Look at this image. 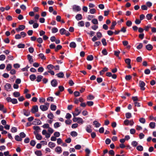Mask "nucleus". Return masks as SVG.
<instances>
[{
	"instance_id": "obj_1",
	"label": "nucleus",
	"mask_w": 156,
	"mask_h": 156,
	"mask_svg": "<svg viewBox=\"0 0 156 156\" xmlns=\"http://www.w3.org/2000/svg\"><path fill=\"white\" fill-rule=\"evenodd\" d=\"M124 123L126 126H127L129 124L131 126H133L134 122L133 120H129L128 119H126L124 121Z\"/></svg>"
},
{
	"instance_id": "obj_2",
	"label": "nucleus",
	"mask_w": 156,
	"mask_h": 156,
	"mask_svg": "<svg viewBox=\"0 0 156 156\" xmlns=\"http://www.w3.org/2000/svg\"><path fill=\"white\" fill-rule=\"evenodd\" d=\"M5 90L8 91H11L12 89L11 84L9 83H6L5 85Z\"/></svg>"
},
{
	"instance_id": "obj_3",
	"label": "nucleus",
	"mask_w": 156,
	"mask_h": 156,
	"mask_svg": "<svg viewBox=\"0 0 156 156\" xmlns=\"http://www.w3.org/2000/svg\"><path fill=\"white\" fill-rule=\"evenodd\" d=\"M139 85L141 90H144L145 88L144 87L145 85V83L143 81L140 80L139 81Z\"/></svg>"
},
{
	"instance_id": "obj_4",
	"label": "nucleus",
	"mask_w": 156,
	"mask_h": 156,
	"mask_svg": "<svg viewBox=\"0 0 156 156\" xmlns=\"http://www.w3.org/2000/svg\"><path fill=\"white\" fill-rule=\"evenodd\" d=\"M73 9L74 11L76 12L80 11L81 10L80 7L76 5H74L73 6Z\"/></svg>"
},
{
	"instance_id": "obj_5",
	"label": "nucleus",
	"mask_w": 156,
	"mask_h": 156,
	"mask_svg": "<svg viewBox=\"0 0 156 156\" xmlns=\"http://www.w3.org/2000/svg\"><path fill=\"white\" fill-rule=\"evenodd\" d=\"M38 107L37 105H35L31 109V112L32 113H34L38 111Z\"/></svg>"
},
{
	"instance_id": "obj_6",
	"label": "nucleus",
	"mask_w": 156,
	"mask_h": 156,
	"mask_svg": "<svg viewBox=\"0 0 156 156\" xmlns=\"http://www.w3.org/2000/svg\"><path fill=\"white\" fill-rule=\"evenodd\" d=\"M57 82L55 79L51 81V84L53 87H56L57 86Z\"/></svg>"
},
{
	"instance_id": "obj_7",
	"label": "nucleus",
	"mask_w": 156,
	"mask_h": 156,
	"mask_svg": "<svg viewBox=\"0 0 156 156\" xmlns=\"http://www.w3.org/2000/svg\"><path fill=\"white\" fill-rule=\"evenodd\" d=\"M25 27L23 25H20L19 26V27L16 29V30L18 32L22 30L25 28Z\"/></svg>"
},
{
	"instance_id": "obj_8",
	"label": "nucleus",
	"mask_w": 156,
	"mask_h": 156,
	"mask_svg": "<svg viewBox=\"0 0 156 156\" xmlns=\"http://www.w3.org/2000/svg\"><path fill=\"white\" fill-rule=\"evenodd\" d=\"M27 58L29 63L30 64H32L33 62V60L32 56L30 55V54H28L27 55Z\"/></svg>"
},
{
	"instance_id": "obj_9",
	"label": "nucleus",
	"mask_w": 156,
	"mask_h": 156,
	"mask_svg": "<svg viewBox=\"0 0 156 156\" xmlns=\"http://www.w3.org/2000/svg\"><path fill=\"white\" fill-rule=\"evenodd\" d=\"M40 109L43 111H46L48 109L47 106L44 105H41L40 106Z\"/></svg>"
},
{
	"instance_id": "obj_10",
	"label": "nucleus",
	"mask_w": 156,
	"mask_h": 156,
	"mask_svg": "<svg viewBox=\"0 0 156 156\" xmlns=\"http://www.w3.org/2000/svg\"><path fill=\"white\" fill-rule=\"evenodd\" d=\"M91 126L90 125H87L86 126V131L89 133H90L91 132L92 130L91 129Z\"/></svg>"
},
{
	"instance_id": "obj_11",
	"label": "nucleus",
	"mask_w": 156,
	"mask_h": 156,
	"mask_svg": "<svg viewBox=\"0 0 156 156\" xmlns=\"http://www.w3.org/2000/svg\"><path fill=\"white\" fill-rule=\"evenodd\" d=\"M55 151L58 154L61 153L62 152L61 147L59 146L55 148Z\"/></svg>"
},
{
	"instance_id": "obj_12",
	"label": "nucleus",
	"mask_w": 156,
	"mask_h": 156,
	"mask_svg": "<svg viewBox=\"0 0 156 156\" xmlns=\"http://www.w3.org/2000/svg\"><path fill=\"white\" fill-rule=\"evenodd\" d=\"M93 124L95 125V127L96 128L99 127L101 125V124L96 120L94 121L93 122Z\"/></svg>"
},
{
	"instance_id": "obj_13",
	"label": "nucleus",
	"mask_w": 156,
	"mask_h": 156,
	"mask_svg": "<svg viewBox=\"0 0 156 156\" xmlns=\"http://www.w3.org/2000/svg\"><path fill=\"white\" fill-rule=\"evenodd\" d=\"M75 17L76 20L78 21L81 20L82 18V16L80 14H78L76 15Z\"/></svg>"
},
{
	"instance_id": "obj_14",
	"label": "nucleus",
	"mask_w": 156,
	"mask_h": 156,
	"mask_svg": "<svg viewBox=\"0 0 156 156\" xmlns=\"http://www.w3.org/2000/svg\"><path fill=\"white\" fill-rule=\"evenodd\" d=\"M34 133L36 135V137L37 140H41L42 139V137L41 135L38 133L36 134L35 132H34Z\"/></svg>"
},
{
	"instance_id": "obj_15",
	"label": "nucleus",
	"mask_w": 156,
	"mask_h": 156,
	"mask_svg": "<svg viewBox=\"0 0 156 156\" xmlns=\"http://www.w3.org/2000/svg\"><path fill=\"white\" fill-rule=\"evenodd\" d=\"M48 146L51 148H53L55 147V144L53 142H50L48 144Z\"/></svg>"
},
{
	"instance_id": "obj_16",
	"label": "nucleus",
	"mask_w": 156,
	"mask_h": 156,
	"mask_svg": "<svg viewBox=\"0 0 156 156\" xmlns=\"http://www.w3.org/2000/svg\"><path fill=\"white\" fill-rule=\"evenodd\" d=\"M69 46L71 48H75L76 47V44L74 42H72L69 44Z\"/></svg>"
},
{
	"instance_id": "obj_17",
	"label": "nucleus",
	"mask_w": 156,
	"mask_h": 156,
	"mask_svg": "<svg viewBox=\"0 0 156 156\" xmlns=\"http://www.w3.org/2000/svg\"><path fill=\"white\" fill-rule=\"evenodd\" d=\"M146 48L147 50L150 51L152 49L153 47L152 45L149 44L146 46Z\"/></svg>"
},
{
	"instance_id": "obj_18",
	"label": "nucleus",
	"mask_w": 156,
	"mask_h": 156,
	"mask_svg": "<svg viewBox=\"0 0 156 156\" xmlns=\"http://www.w3.org/2000/svg\"><path fill=\"white\" fill-rule=\"evenodd\" d=\"M36 78V76L34 74L31 75L30 76V78L31 81H34Z\"/></svg>"
},
{
	"instance_id": "obj_19",
	"label": "nucleus",
	"mask_w": 156,
	"mask_h": 156,
	"mask_svg": "<svg viewBox=\"0 0 156 156\" xmlns=\"http://www.w3.org/2000/svg\"><path fill=\"white\" fill-rule=\"evenodd\" d=\"M35 154L37 156H41L42 155V154L41 151H36L35 152Z\"/></svg>"
},
{
	"instance_id": "obj_20",
	"label": "nucleus",
	"mask_w": 156,
	"mask_h": 156,
	"mask_svg": "<svg viewBox=\"0 0 156 156\" xmlns=\"http://www.w3.org/2000/svg\"><path fill=\"white\" fill-rule=\"evenodd\" d=\"M56 75L59 78H62L64 76V74L62 72H60L58 73H57Z\"/></svg>"
},
{
	"instance_id": "obj_21",
	"label": "nucleus",
	"mask_w": 156,
	"mask_h": 156,
	"mask_svg": "<svg viewBox=\"0 0 156 156\" xmlns=\"http://www.w3.org/2000/svg\"><path fill=\"white\" fill-rule=\"evenodd\" d=\"M15 139L17 141H21L22 140V138L19 135H16L15 136Z\"/></svg>"
},
{
	"instance_id": "obj_22",
	"label": "nucleus",
	"mask_w": 156,
	"mask_h": 156,
	"mask_svg": "<svg viewBox=\"0 0 156 156\" xmlns=\"http://www.w3.org/2000/svg\"><path fill=\"white\" fill-rule=\"evenodd\" d=\"M43 76L41 75H39L37 76V77L36 81L38 82H40L42 79Z\"/></svg>"
},
{
	"instance_id": "obj_23",
	"label": "nucleus",
	"mask_w": 156,
	"mask_h": 156,
	"mask_svg": "<svg viewBox=\"0 0 156 156\" xmlns=\"http://www.w3.org/2000/svg\"><path fill=\"white\" fill-rule=\"evenodd\" d=\"M149 126L151 129H154L155 126V123L154 122H151L149 124Z\"/></svg>"
},
{
	"instance_id": "obj_24",
	"label": "nucleus",
	"mask_w": 156,
	"mask_h": 156,
	"mask_svg": "<svg viewBox=\"0 0 156 156\" xmlns=\"http://www.w3.org/2000/svg\"><path fill=\"white\" fill-rule=\"evenodd\" d=\"M38 56L42 60H45L46 59V57L44 56V55L43 53H40L38 55Z\"/></svg>"
},
{
	"instance_id": "obj_25",
	"label": "nucleus",
	"mask_w": 156,
	"mask_h": 156,
	"mask_svg": "<svg viewBox=\"0 0 156 156\" xmlns=\"http://www.w3.org/2000/svg\"><path fill=\"white\" fill-rule=\"evenodd\" d=\"M13 95L15 97H18L20 96V94L19 92L15 91L13 93Z\"/></svg>"
},
{
	"instance_id": "obj_26",
	"label": "nucleus",
	"mask_w": 156,
	"mask_h": 156,
	"mask_svg": "<svg viewBox=\"0 0 156 156\" xmlns=\"http://www.w3.org/2000/svg\"><path fill=\"white\" fill-rule=\"evenodd\" d=\"M23 112L24 115L27 116H28L30 115V112L29 111L24 110H23Z\"/></svg>"
},
{
	"instance_id": "obj_27",
	"label": "nucleus",
	"mask_w": 156,
	"mask_h": 156,
	"mask_svg": "<svg viewBox=\"0 0 156 156\" xmlns=\"http://www.w3.org/2000/svg\"><path fill=\"white\" fill-rule=\"evenodd\" d=\"M48 117L51 119H52L54 117V116L51 112H50L48 115Z\"/></svg>"
},
{
	"instance_id": "obj_28",
	"label": "nucleus",
	"mask_w": 156,
	"mask_h": 156,
	"mask_svg": "<svg viewBox=\"0 0 156 156\" xmlns=\"http://www.w3.org/2000/svg\"><path fill=\"white\" fill-rule=\"evenodd\" d=\"M136 148L138 151H142L143 150V147L141 145L138 146L136 147Z\"/></svg>"
},
{
	"instance_id": "obj_29",
	"label": "nucleus",
	"mask_w": 156,
	"mask_h": 156,
	"mask_svg": "<svg viewBox=\"0 0 156 156\" xmlns=\"http://www.w3.org/2000/svg\"><path fill=\"white\" fill-rule=\"evenodd\" d=\"M50 108L51 110L55 111L56 109V106L55 105L51 104Z\"/></svg>"
},
{
	"instance_id": "obj_30",
	"label": "nucleus",
	"mask_w": 156,
	"mask_h": 156,
	"mask_svg": "<svg viewBox=\"0 0 156 156\" xmlns=\"http://www.w3.org/2000/svg\"><path fill=\"white\" fill-rule=\"evenodd\" d=\"M54 66L51 64L48 65L47 66V69L49 70H51L54 69Z\"/></svg>"
},
{
	"instance_id": "obj_31",
	"label": "nucleus",
	"mask_w": 156,
	"mask_h": 156,
	"mask_svg": "<svg viewBox=\"0 0 156 156\" xmlns=\"http://www.w3.org/2000/svg\"><path fill=\"white\" fill-rule=\"evenodd\" d=\"M60 123L58 122H56L54 124V127L55 128H57L60 126Z\"/></svg>"
},
{
	"instance_id": "obj_32",
	"label": "nucleus",
	"mask_w": 156,
	"mask_h": 156,
	"mask_svg": "<svg viewBox=\"0 0 156 156\" xmlns=\"http://www.w3.org/2000/svg\"><path fill=\"white\" fill-rule=\"evenodd\" d=\"M70 135L73 137H76L77 135V133L76 131H72Z\"/></svg>"
},
{
	"instance_id": "obj_33",
	"label": "nucleus",
	"mask_w": 156,
	"mask_h": 156,
	"mask_svg": "<svg viewBox=\"0 0 156 156\" xmlns=\"http://www.w3.org/2000/svg\"><path fill=\"white\" fill-rule=\"evenodd\" d=\"M153 15L151 14H147L146 16V18L148 20H150L151 19Z\"/></svg>"
},
{
	"instance_id": "obj_34",
	"label": "nucleus",
	"mask_w": 156,
	"mask_h": 156,
	"mask_svg": "<svg viewBox=\"0 0 156 156\" xmlns=\"http://www.w3.org/2000/svg\"><path fill=\"white\" fill-rule=\"evenodd\" d=\"M66 31V30L64 28H62L59 31L61 34L63 35L65 34Z\"/></svg>"
},
{
	"instance_id": "obj_35",
	"label": "nucleus",
	"mask_w": 156,
	"mask_h": 156,
	"mask_svg": "<svg viewBox=\"0 0 156 156\" xmlns=\"http://www.w3.org/2000/svg\"><path fill=\"white\" fill-rule=\"evenodd\" d=\"M25 45L23 44H20L17 45V47L19 48H24L25 47Z\"/></svg>"
},
{
	"instance_id": "obj_36",
	"label": "nucleus",
	"mask_w": 156,
	"mask_h": 156,
	"mask_svg": "<svg viewBox=\"0 0 156 156\" xmlns=\"http://www.w3.org/2000/svg\"><path fill=\"white\" fill-rule=\"evenodd\" d=\"M116 24V22L115 21L113 22L112 23V25L110 27V29L112 30L114 28Z\"/></svg>"
},
{
	"instance_id": "obj_37",
	"label": "nucleus",
	"mask_w": 156,
	"mask_h": 156,
	"mask_svg": "<svg viewBox=\"0 0 156 156\" xmlns=\"http://www.w3.org/2000/svg\"><path fill=\"white\" fill-rule=\"evenodd\" d=\"M93 59V56L92 55H90L88 56L87 58V60L88 61H92Z\"/></svg>"
},
{
	"instance_id": "obj_38",
	"label": "nucleus",
	"mask_w": 156,
	"mask_h": 156,
	"mask_svg": "<svg viewBox=\"0 0 156 156\" xmlns=\"http://www.w3.org/2000/svg\"><path fill=\"white\" fill-rule=\"evenodd\" d=\"M126 24L128 27H130L132 25V22L130 20H128L126 23Z\"/></svg>"
},
{
	"instance_id": "obj_39",
	"label": "nucleus",
	"mask_w": 156,
	"mask_h": 156,
	"mask_svg": "<svg viewBox=\"0 0 156 156\" xmlns=\"http://www.w3.org/2000/svg\"><path fill=\"white\" fill-rule=\"evenodd\" d=\"M132 116L131 114L130 113L128 112L126 114V117L127 119H129Z\"/></svg>"
},
{
	"instance_id": "obj_40",
	"label": "nucleus",
	"mask_w": 156,
	"mask_h": 156,
	"mask_svg": "<svg viewBox=\"0 0 156 156\" xmlns=\"http://www.w3.org/2000/svg\"><path fill=\"white\" fill-rule=\"evenodd\" d=\"M138 143L135 141H133L131 143V145L133 147H134L138 145Z\"/></svg>"
},
{
	"instance_id": "obj_41",
	"label": "nucleus",
	"mask_w": 156,
	"mask_h": 156,
	"mask_svg": "<svg viewBox=\"0 0 156 156\" xmlns=\"http://www.w3.org/2000/svg\"><path fill=\"white\" fill-rule=\"evenodd\" d=\"M139 121L141 123L144 124L146 120L144 118H141L139 119Z\"/></svg>"
},
{
	"instance_id": "obj_42",
	"label": "nucleus",
	"mask_w": 156,
	"mask_h": 156,
	"mask_svg": "<svg viewBox=\"0 0 156 156\" xmlns=\"http://www.w3.org/2000/svg\"><path fill=\"white\" fill-rule=\"evenodd\" d=\"M72 117L71 115L69 113H67L65 116V118L66 119H69Z\"/></svg>"
},
{
	"instance_id": "obj_43",
	"label": "nucleus",
	"mask_w": 156,
	"mask_h": 156,
	"mask_svg": "<svg viewBox=\"0 0 156 156\" xmlns=\"http://www.w3.org/2000/svg\"><path fill=\"white\" fill-rule=\"evenodd\" d=\"M12 67V66L10 64H8L7 65L6 69L7 70L9 71L11 69Z\"/></svg>"
},
{
	"instance_id": "obj_44",
	"label": "nucleus",
	"mask_w": 156,
	"mask_h": 156,
	"mask_svg": "<svg viewBox=\"0 0 156 156\" xmlns=\"http://www.w3.org/2000/svg\"><path fill=\"white\" fill-rule=\"evenodd\" d=\"M42 127L44 129H48L50 127V126L49 124L45 123L42 126Z\"/></svg>"
},
{
	"instance_id": "obj_45",
	"label": "nucleus",
	"mask_w": 156,
	"mask_h": 156,
	"mask_svg": "<svg viewBox=\"0 0 156 156\" xmlns=\"http://www.w3.org/2000/svg\"><path fill=\"white\" fill-rule=\"evenodd\" d=\"M13 104H16L18 103V101L16 99L13 98L12 99L11 102Z\"/></svg>"
},
{
	"instance_id": "obj_46",
	"label": "nucleus",
	"mask_w": 156,
	"mask_h": 156,
	"mask_svg": "<svg viewBox=\"0 0 156 156\" xmlns=\"http://www.w3.org/2000/svg\"><path fill=\"white\" fill-rule=\"evenodd\" d=\"M20 136L21 138H24L26 136L25 134L23 132H22L20 133Z\"/></svg>"
},
{
	"instance_id": "obj_47",
	"label": "nucleus",
	"mask_w": 156,
	"mask_h": 156,
	"mask_svg": "<svg viewBox=\"0 0 156 156\" xmlns=\"http://www.w3.org/2000/svg\"><path fill=\"white\" fill-rule=\"evenodd\" d=\"M78 24L79 26L83 27L84 26V22L83 21H79L78 23Z\"/></svg>"
},
{
	"instance_id": "obj_48",
	"label": "nucleus",
	"mask_w": 156,
	"mask_h": 156,
	"mask_svg": "<svg viewBox=\"0 0 156 156\" xmlns=\"http://www.w3.org/2000/svg\"><path fill=\"white\" fill-rule=\"evenodd\" d=\"M83 119L80 117L79 118V119H78L77 121V123H81V124H83Z\"/></svg>"
},
{
	"instance_id": "obj_49",
	"label": "nucleus",
	"mask_w": 156,
	"mask_h": 156,
	"mask_svg": "<svg viewBox=\"0 0 156 156\" xmlns=\"http://www.w3.org/2000/svg\"><path fill=\"white\" fill-rule=\"evenodd\" d=\"M5 58V56L4 55H0V61H3Z\"/></svg>"
},
{
	"instance_id": "obj_50",
	"label": "nucleus",
	"mask_w": 156,
	"mask_h": 156,
	"mask_svg": "<svg viewBox=\"0 0 156 156\" xmlns=\"http://www.w3.org/2000/svg\"><path fill=\"white\" fill-rule=\"evenodd\" d=\"M11 131L12 133H15L17 131V129L16 127H12L11 129Z\"/></svg>"
},
{
	"instance_id": "obj_51",
	"label": "nucleus",
	"mask_w": 156,
	"mask_h": 156,
	"mask_svg": "<svg viewBox=\"0 0 156 156\" xmlns=\"http://www.w3.org/2000/svg\"><path fill=\"white\" fill-rule=\"evenodd\" d=\"M91 21L92 23L94 24H98V20L96 19H93Z\"/></svg>"
},
{
	"instance_id": "obj_52",
	"label": "nucleus",
	"mask_w": 156,
	"mask_h": 156,
	"mask_svg": "<svg viewBox=\"0 0 156 156\" xmlns=\"http://www.w3.org/2000/svg\"><path fill=\"white\" fill-rule=\"evenodd\" d=\"M58 31V29L56 27H54L52 29V32L53 33H55Z\"/></svg>"
},
{
	"instance_id": "obj_53",
	"label": "nucleus",
	"mask_w": 156,
	"mask_h": 156,
	"mask_svg": "<svg viewBox=\"0 0 156 156\" xmlns=\"http://www.w3.org/2000/svg\"><path fill=\"white\" fill-rule=\"evenodd\" d=\"M87 104L89 106H92L94 104V103L92 101H87Z\"/></svg>"
},
{
	"instance_id": "obj_54",
	"label": "nucleus",
	"mask_w": 156,
	"mask_h": 156,
	"mask_svg": "<svg viewBox=\"0 0 156 156\" xmlns=\"http://www.w3.org/2000/svg\"><path fill=\"white\" fill-rule=\"evenodd\" d=\"M72 121L71 120L68 119L66 120L65 121V123L66 124L69 125L71 123Z\"/></svg>"
},
{
	"instance_id": "obj_55",
	"label": "nucleus",
	"mask_w": 156,
	"mask_h": 156,
	"mask_svg": "<svg viewBox=\"0 0 156 156\" xmlns=\"http://www.w3.org/2000/svg\"><path fill=\"white\" fill-rule=\"evenodd\" d=\"M132 99L134 102L139 101L137 96L133 97L132 98Z\"/></svg>"
},
{
	"instance_id": "obj_56",
	"label": "nucleus",
	"mask_w": 156,
	"mask_h": 156,
	"mask_svg": "<svg viewBox=\"0 0 156 156\" xmlns=\"http://www.w3.org/2000/svg\"><path fill=\"white\" fill-rule=\"evenodd\" d=\"M94 96L91 95H90L87 96V99L89 100H92L94 98Z\"/></svg>"
},
{
	"instance_id": "obj_57",
	"label": "nucleus",
	"mask_w": 156,
	"mask_h": 156,
	"mask_svg": "<svg viewBox=\"0 0 156 156\" xmlns=\"http://www.w3.org/2000/svg\"><path fill=\"white\" fill-rule=\"evenodd\" d=\"M108 153L109 154L112 156H114L115 155V152L113 150H110L108 152Z\"/></svg>"
},
{
	"instance_id": "obj_58",
	"label": "nucleus",
	"mask_w": 156,
	"mask_h": 156,
	"mask_svg": "<svg viewBox=\"0 0 156 156\" xmlns=\"http://www.w3.org/2000/svg\"><path fill=\"white\" fill-rule=\"evenodd\" d=\"M39 102L41 103H43L45 102V99L42 98H40L39 99Z\"/></svg>"
},
{
	"instance_id": "obj_59",
	"label": "nucleus",
	"mask_w": 156,
	"mask_h": 156,
	"mask_svg": "<svg viewBox=\"0 0 156 156\" xmlns=\"http://www.w3.org/2000/svg\"><path fill=\"white\" fill-rule=\"evenodd\" d=\"M44 70V69L42 67H39L37 69V71L39 72H42Z\"/></svg>"
},
{
	"instance_id": "obj_60",
	"label": "nucleus",
	"mask_w": 156,
	"mask_h": 156,
	"mask_svg": "<svg viewBox=\"0 0 156 156\" xmlns=\"http://www.w3.org/2000/svg\"><path fill=\"white\" fill-rule=\"evenodd\" d=\"M54 135L55 137H58L60 136V133L59 132H56L54 133Z\"/></svg>"
},
{
	"instance_id": "obj_61",
	"label": "nucleus",
	"mask_w": 156,
	"mask_h": 156,
	"mask_svg": "<svg viewBox=\"0 0 156 156\" xmlns=\"http://www.w3.org/2000/svg\"><path fill=\"white\" fill-rule=\"evenodd\" d=\"M151 71L149 69H146L144 70V73L147 75L149 74L150 73Z\"/></svg>"
},
{
	"instance_id": "obj_62",
	"label": "nucleus",
	"mask_w": 156,
	"mask_h": 156,
	"mask_svg": "<svg viewBox=\"0 0 156 156\" xmlns=\"http://www.w3.org/2000/svg\"><path fill=\"white\" fill-rule=\"evenodd\" d=\"M62 48V46L60 45H58L57 46L56 48H55V51H57L58 50Z\"/></svg>"
},
{
	"instance_id": "obj_63",
	"label": "nucleus",
	"mask_w": 156,
	"mask_h": 156,
	"mask_svg": "<svg viewBox=\"0 0 156 156\" xmlns=\"http://www.w3.org/2000/svg\"><path fill=\"white\" fill-rule=\"evenodd\" d=\"M28 51L31 53H33L34 51V49L32 47H30L29 48Z\"/></svg>"
},
{
	"instance_id": "obj_64",
	"label": "nucleus",
	"mask_w": 156,
	"mask_h": 156,
	"mask_svg": "<svg viewBox=\"0 0 156 156\" xmlns=\"http://www.w3.org/2000/svg\"><path fill=\"white\" fill-rule=\"evenodd\" d=\"M48 131L50 134H52L54 132L53 129L51 127H49L48 129Z\"/></svg>"
}]
</instances>
